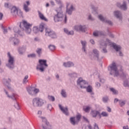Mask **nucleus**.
<instances>
[{"label": "nucleus", "mask_w": 129, "mask_h": 129, "mask_svg": "<svg viewBox=\"0 0 129 129\" xmlns=\"http://www.w3.org/2000/svg\"><path fill=\"white\" fill-rule=\"evenodd\" d=\"M39 65L37 66L36 69L40 70L41 72H44L45 68L48 67V64H47V60L45 59H39Z\"/></svg>", "instance_id": "nucleus-1"}, {"label": "nucleus", "mask_w": 129, "mask_h": 129, "mask_svg": "<svg viewBox=\"0 0 129 129\" xmlns=\"http://www.w3.org/2000/svg\"><path fill=\"white\" fill-rule=\"evenodd\" d=\"M22 25H23L25 28L26 33H27V34H30L32 31L31 29V28H32V24L28 23L26 20H23L22 22L20 23V28H22Z\"/></svg>", "instance_id": "nucleus-2"}, {"label": "nucleus", "mask_w": 129, "mask_h": 129, "mask_svg": "<svg viewBox=\"0 0 129 129\" xmlns=\"http://www.w3.org/2000/svg\"><path fill=\"white\" fill-rule=\"evenodd\" d=\"M109 68L111 69L110 73L111 75L114 74V76H118V71L117 70V68L116 67L115 63L113 62L111 65L109 66Z\"/></svg>", "instance_id": "nucleus-3"}, {"label": "nucleus", "mask_w": 129, "mask_h": 129, "mask_svg": "<svg viewBox=\"0 0 129 129\" xmlns=\"http://www.w3.org/2000/svg\"><path fill=\"white\" fill-rule=\"evenodd\" d=\"M45 35L46 36L50 37L52 39H56V38H57V34H56V33L48 28H45Z\"/></svg>", "instance_id": "nucleus-4"}, {"label": "nucleus", "mask_w": 129, "mask_h": 129, "mask_svg": "<svg viewBox=\"0 0 129 129\" xmlns=\"http://www.w3.org/2000/svg\"><path fill=\"white\" fill-rule=\"evenodd\" d=\"M44 104V100L40 98H36L33 100V106H42Z\"/></svg>", "instance_id": "nucleus-5"}, {"label": "nucleus", "mask_w": 129, "mask_h": 129, "mask_svg": "<svg viewBox=\"0 0 129 129\" xmlns=\"http://www.w3.org/2000/svg\"><path fill=\"white\" fill-rule=\"evenodd\" d=\"M80 118H81V115L80 114H78L76 117L71 118L70 120L71 124L75 125V124L78 123L80 120Z\"/></svg>", "instance_id": "nucleus-6"}, {"label": "nucleus", "mask_w": 129, "mask_h": 129, "mask_svg": "<svg viewBox=\"0 0 129 129\" xmlns=\"http://www.w3.org/2000/svg\"><path fill=\"white\" fill-rule=\"evenodd\" d=\"M78 85H80L81 88H86L88 84L86 81L83 80L82 78H80L78 80Z\"/></svg>", "instance_id": "nucleus-7"}, {"label": "nucleus", "mask_w": 129, "mask_h": 129, "mask_svg": "<svg viewBox=\"0 0 129 129\" xmlns=\"http://www.w3.org/2000/svg\"><path fill=\"white\" fill-rule=\"evenodd\" d=\"M54 22H60L63 20V13L58 12L57 14L54 17Z\"/></svg>", "instance_id": "nucleus-8"}, {"label": "nucleus", "mask_w": 129, "mask_h": 129, "mask_svg": "<svg viewBox=\"0 0 129 129\" xmlns=\"http://www.w3.org/2000/svg\"><path fill=\"white\" fill-rule=\"evenodd\" d=\"M8 57H9V64L8 67L9 68H13L14 67V57H12V55H11V53L10 52L8 53Z\"/></svg>", "instance_id": "nucleus-9"}, {"label": "nucleus", "mask_w": 129, "mask_h": 129, "mask_svg": "<svg viewBox=\"0 0 129 129\" xmlns=\"http://www.w3.org/2000/svg\"><path fill=\"white\" fill-rule=\"evenodd\" d=\"M73 5L70 4V3L67 4V13L69 15H71L72 14V11H73Z\"/></svg>", "instance_id": "nucleus-10"}, {"label": "nucleus", "mask_w": 129, "mask_h": 129, "mask_svg": "<svg viewBox=\"0 0 129 129\" xmlns=\"http://www.w3.org/2000/svg\"><path fill=\"white\" fill-rule=\"evenodd\" d=\"M11 13L13 14V15H14L16 16V15H19V13L20 14V16H23V13L21 11H18V9H17V8L13 7L11 9Z\"/></svg>", "instance_id": "nucleus-11"}, {"label": "nucleus", "mask_w": 129, "mask_h": 129, "mask_svg": "<svg viewBox=\"0 0 129 129\" xmlns=\"http://www.w3.org/2000/svg\"><path fill=\"white\" fill-rule=\"evenodd\" d=\"M41 119H42L43 124H42V127L43 129H47L48 128V125H49V122L47 121V119H46L45 118L43 117H41Z\"/></svg>", "instance_id": "nucleus-12"}, {"label": "nucleus", "mask_w": 129, "mask_h": 129, "mask_svg": "<svg viewBox=\"0 0 129 129\" xmlns=\"http://www.w3.org/2000/svg\"><path fill=\"white\" fill-rule=\"evenodd\" d=\"M58 106H59L60 110H61V111L63 112V113H64V114H66V115H69V113L68 112V108L62 107V106L60 104L58 105Z\"/></svg>", "instance_id": "nucleus-13"}, {"label": "nucleus", "mask_w": 129, "mask_h": 129, "mask_svg": "<svg viewBox=\"0 0 129 129\" xmlns=\"http://www.w3.org/2000/svg\"><path fill=\"white\" fill-rule=\"evenodd\" d=\"M98 18L99 19V20H100V21H102V22L107 23V24H109V25H112V23L111 22V21L106 20V18H103V17L101 15H99Z\"/></svg>", "instance_id": "nucleus-14"}, {"label": "nucleus", "mask_w": 129, "mask_h": 129, "mask_svg": "<svg viewBox=\"0 0 129 129\" xmlns=\"http://www.w3.org/2000/svg\"><path fill=\"white\" fill-rule=\"evenodd\" d=\"M75 30L76 31H81V32H85V26H77L75 27Z\"/></svg>", "instance_id": "nucleus-15"}, {"label": "nucleus", "mask_w": 129, "mask_h": 129, "mask_svg": "<svg viewBox=\"0 0 129 129\" xmlns=\"http://www.w3.org/2000/svg\"><path fill=\"white\" fill-rule=\"evenodd\" d=\"M11 82V79H8V81H4V85L5 87H7L8 89L9 90L11 89V86L10 85Z\"/></svg>", "instance_id": "nucleus-16"}, {"label": "nucleus", "mask_w": 129, "mask_h": 129, "mask_svg": "<svg viewBox=\"0 0 129 129\" xmlns=\"http://www.w3.org/2000/svg\"><path fill=\"white\" fill-rule=\"evenodd\" d=\"M38 15H39V17L40 19L41 20H42V21H45V22H47L48 21V19H47V18H46V17H45L44 15L43 14H42V13L39 12Z\"/></svg>", "instance_id": "nucleus-17"}, {"label": "nucleus", "mask_w": 129, "mask_h": 129, "mask_svg": "<svg viewBox=\"0 0 129 129\" xmlns=\"http://www.w3.org/2000/svg\"><path fill=\"white\" fill-rule=\"evenodd\" d=\"M117 7H118V8H120V9H121V10H123V11H125V10H126V5L125 4V3H123L122 5H121L119 4H117Z\"/></svg>", "instance_id": "nucleus-18"}, {"label": "nucleus", "mask_w": 129, "mask_h": 129, "mask_svg": "<svg viewBox=\"0 0 129 129\" xmlns=\"http://www.w3.org/2000/svg\"><path fill=\"white\" fill-rule=\"evenodd\" d=\"M28 6H30V2H29V1L26 2V5H24V10L26 12H28L30 11V9H29V8H28Z\"/></svg>", "instance_id": "nucleus-19"}, {"label": "nucleus", "mask_w": 129, "mask_h": 129, "mask_svg": "<svg viewBox=\"0 0 129 129\" xmlns=\"http://www.w3.org/2000/svg\"><path fill=\"white\" fill-rule=\"evenodd\" d=\"M114 15L116 17L117 19H119L120 20L121 19V14L118 11H115L114 12Z\"/></svg>", "instance_id": "nucleus-20"}, {"label": "nucleus", "mask_w": 129, "mask_h": 129, "mask_svg": "<svg viewBox=\"0 0 129 129\" xmlns=\"http://www.w3.org/2000/svg\"><path fill=\"white\" fill-rule=\"evenodd\" d=\"M45 29V24L44 23H41L39 25V29L38 30L40 31V32H43L44 31V29Z\"/></svg>", "instance_id": "nucleus-21"}, {"label": "nucleus", "mask_w": 129, "mask_h": 129, "mask_svg": "<svg viewBox=\"0 0 129 129\" xmlns=\"http://www.w3.org/2000/svg\"><path fill=\"white\" fill-rule=\"evenodd\" d=\"M74 64H73L72 62H68L63 63V66L64 67H72L74 66Z\"/></svg>", "instance_id": "nucleus-22"}, {"label": "nucleus", "mask_w": 129, "mask_h": 129, "mask_svg": "<svg viewBox=\"0 0 129 129\" xmlns=\"http://www.w3.org/2000/svg\"><path fill=\"white\" fill-rule=\"evenodd\" d=\"M113 48L115 50V51H119L121 49V47L119 45H117L115 44H113Z\"/></svg>", "instance_id": "nucleus-23"}, {"label": "nucleus", "mask_w": 129, "mask_h": 129, "mask_svg": "<svg viewBox=\"0 0 129 129\" xmlns=\"http://www.w3.org/2000/svg\"><path fill=\"white\" fill-rule=\"evenodd\" d=\"M103 35L102 34V32H99V31H95L93 33V35L95 36V37H98L99 36H102Z\"/></svg>", "instance_id": "nucleus-24"}, {"label": "nucleus", "mask_w": 129, "mask_h": 129, "mask_svg": "<svg viewBox=\"0 0 129 129\" xmlns=\"http://www.w3.org/2000/svg\"><path fill=\"white\" fill-rule=\"evenodd\" d=\"M64 33H66L67 35H74V31H68V30L66 28L64 29Z\"/></svg>", "instance_id": "nucleus-25"}, {"label": "nucleus", "mask_w": 129, "mask_h": 129, "mask_svg": "<svg viewBox=\"0 0 129 129\" xmlns=\"http://www.w3.org/2000/svg\"><path fill=\"white\" fill-rule=\"evenodd\" d=\"M90 110V107L88 106H84L83 107V111H85V112H89Z\"/></svg>", "instance_id": "nucleus-26"}, {"label": "nucleus", "mask_w": 129, "mask_h": 129, "mask_svg": "<svg viewBox=\"0 0 129 129\" xmlns=\"http://www.w3.org/2000/svg\"><path fill=\"white\" fill-rule=\"evenodd\" d=\"M99 112L97 111H92L91 112V114L93 117H96V116L98 114Z\"/></svg>", "instance_id": "nucleus-27"}, {"label": "nucleus", "mask_w": 129, "mask_h": 129, "mask_svg": "<svg viewBox=\"0 0 129 129\" xmlns=\"http://www.w3.org/2000/svg\"><path fill=\"white\" fill-rule=\"evenodd\" d=\"M6 93L7 94V95H8V97H9L10 98H12V99H16L17 98V95L13 94L12 95V96H10L9 95H8V92L7 91H6Z\"/></svg>", "instance_id": "nucleus-28"}, {"label": "nucleus", "mask_w": 129, "mask_h": 129, "mask_svg": "<svg viewBox=\"0 0 129 129\" xmlns=\"http://www.w3.org/2000/svg\"><path fill=\"white\" fill-rule=\"evenodd\" d=\"M87 92H89L90 93L92 92V87L91 86H88L87 88Z\"/></svg>", "instance_id": "nucleus-29"}, {"label": "nucleus", "mask_w": 129, "mask_h": 129, "mask_svg": "<svg viewBox=\"0 0 129 129\" xmlns=\"http://www.w3.org/2000/svg\"><path fill=\"white\" fill-rule=\"evenodd\" d=\"M13 41L14 46H16V45H19V43H20L19 39L14 38Z\"/></svg>", "instance_id": "nucleus-30"}, {"label": "nucleus", "mask_w": 129, "mask_h": 129, "mask_svg": "<svg viewBox=\"0 0 129 129\" xmlns=\"http://www.w3.org/2000/svg\"><path fill=\"white\" fill-rule=\"evenodd\" d=\"M48 99L50 101H55V97L53 96H48Z\"/></svg>", "instance_id": "nucleus-31"}, {"label": "nucleus", "mask_w": 129, "mask_h": 129, "mask_svg": "<svg viewBox=\"0 0 129 129\" xmlns=\"http://www.w3.org/2000/svg\"><path fill=\"white\" fill-rule=\"evenodd\" d=\"M81 44L83 45V50H84V52H86V50H85V45H86V41H81Z\"/></svg>", "instance_id": "nucleus-32"}, {"label": "nucleus", "mask_w": 129, "mask_h": 129, "mask_svg": "<svg viewBox=\"0 0 129 129\" xmlns=\"http://www.w3.org/2000/svg\"><path fill=\"white\" fill-rule=\"evenodd\" d=\"M93 52L96 55V57L97 58V59H98V51H97L96 49H94Z\"/></svg>", "instance_id": "nucleus-33"}, {"label": "nucleus", "mask_w": 129, "mask_h": 129, "mask_svg": "<svg viewBox=\"0 0 129 129\" xmlns=\"http://www.w3.org/2000/svg\"><path fill=\"white\" fill-rule=\"evenodd\" d=\"M55 2L58 4V5H60V10H61V8L63 7V5L62 4V2H61V0H55Z\"/></svg>", "instance_id": "nucleus-34"}, {"label": "nucleus", "mask_w": 129, "mask_h": 129, "mask_svg": "<svg viewBox=\"0 0 129 129\" xmlns=\"http://www.w3.org/2000/svg\"><path fill=\"white\" fill-rule=\"evenodd\" d=\"M49 48L50 49V50H51V51H54V50L56 49V47H55L53 45H50L49 46Z\"/></svg>", "instance_id": "nucleus-35"}, {"label": "nucleus", "mask_w": 129, "mask_h": 129, "mask_svg": "<svg viewBox=\"0 0 129 129\" xmlns=\"http://www.w3.org/2000/svg\"><path fill=\"white\" fill-rule=\"evenodd\" d=\"M28 78H29V76L27 75L25 77L23 80V83H27L28 82V80H27Z\"/></svg>", "instance_id": "nucleus-36"}, {"label": "nucleus", "mask_w": 129, "mask_h": 129, "mask_svg": "<svg viewBox=\"0 0 129 129\" xmlns=\"http://www.w3.org/2000/svg\"><path fill=\"white\" fill-rule=\"evenodd\" d=\"M110 91H112V92H113V94H117V91L115 90V89L113 88H110Z\"/></svg>", "instance_id": "nucleus-37"}, {"label": "nucleus", "mask_w": 129, "mask_h": 129, "mask_svg": "<svg viewBox=\"0 0 129 129\" xmlns=\"http://www.w3.org/2000/svg\"><path fill=\"white\" fill-rule=\"evenodd\" d=\"M119 103L121 106H123L125 104V101L120 100Z\"/></svg>", "instance_id": "nucleus-38"}, {"label": "nucleus", "mask_w": 129, "mask_h": 129, "mask_svg": "<svg viewBox=\"0 0 129 129\" xmlns=\"http://www.w3.org/2000/svg\"><path fill=\"white\" fill-rule=\"evenodd\" d=\"M29 58H35L36 57V54L34 53L30 54L28 55Z\"/></svg>", "instance_id": "nucleus-39"}, {"label": "nucleus", "mask_w": 129, "mask_h": 129, "mask_svg": "<svg viewBox=\"0 0 129 129\" xmlns=\"http://www.w3.org/2000/svg\"><path fill=\"white\" fill-rule=\"evenodd\" d=\"M123 85L125 87H129V84L128 82H127V81H125V82H124V84Z\"/></svg>", "instance_id": "nucleus-40"}, {"label": "nucleus", "mask_w": 129, "mask_h": 129, "mask_svg": "<svg viewBox=\"0 0 129 129\" xmlns=\"http://www.w3.org/2000/svg\"><path fill=\"white\" fill-rule=\"evenodd\" d=\"M36 52L37 53V54H38V55H40L41 53H42V49L38 48L36 50Z\"/></svg>", "instance_id": "nucleus-41"}, {"label": "nucleus", "mask_w": 129, "mask_h": 129, "mask_svg": "<svg viewBox=\"0 0 129 129\" xmlns=\"http://www.w3.org/2000/svg\"><path fill=\"white\" fill-rule=\"evenodd\" d=\"M61 95H62V96L63 97H66V92H65L64 91V90H62V91H61Z\"/></svg>", "instance_id": "nucleus-42"}, {"label": "nucleus", "mask_w": 129, "mask_h": 129, "mask_svg": "<svg viewBox=\"0 0 129 129\" xmlns=\"http://www.w3.org/2000/svg\"><path fill=\"white\" fill-rule=\"evenodd\" d=\"M101 114L102 115V116H108V114H107L106 112H102Z\"/></svg>", "instance_id": "nucleus-43"}, {"label": "nucleus", "mask_w": 129, "mask_h": 129, "mask_svg": "<svg viewBox=\"0 0 129 129\" xmlns=\"http://www.w3.org/2000/svg\"><path fill=\"white\" fill-rule=\"evenodd\" d=\"M33 31L34 32V33H37V32H38V27H34L33 28Z\"/></svg>", "instance_id": "nucleus-44"}, {"label": "nucleus", "mask_w": 129, "mask_h": 129, "mask_svg": "<svg viewBox=\"0 0 129 129\" xmlns=\"http://www.w3.org/2000/svg\"><path fill=\"white\" fill-rule=\"evenodd\" d=\"M107 100H108V97H107L103 98V101H104V102H107Z\"/></svg>", "instance_id": "nucleus-45"}, {"label": "nucleus", "mask_w": 129, "mask_h": 129, "mask_svg": "<svg viewBox=\"0 0 129 129\" xmlns=\"http://www.w3.org/2000/svg\"><path fill=\"white\" fill-rule=\"evenodd\" d=\"M84 129H91V126L90 125H87L84 127Z\"/></svg>", "instance_id": "nucleus-46"}, {"label": "nucleus", "mask_w": 129, "mask_h": 129, "mask_svg": "<svg viewBox=\"0 0 129 129\" xmlns=\"http://www.w3.org/2000/svg\"><path fill=\"white\" fill-rule=\"evenodd\" d=\"M40 92V90H39V89H35L34 90V93H38Z\"/></svg>", "instance_id": "nucleus-47"}, {"label": "nucleus", "mask_w": 129, "mask_h": 129, "mask_svg": "<svg viewBox=\"0 0 129 129\" xmlns=\"http://www.w3.org/2000/svg\"><path fill=\"white\" fill-rule=\"evenodd\" d=\"M17 30V28H15L14 29V31L15 32V33H16V34L15 35H19V34H20V32H19V31H16V30Z\"/></svg>", "instance_id": "nucleus-48"}, {"label": "nucleus", "mask_w": 129, "mask_h": 129, "mask_svg": "<svg viewBox=\"0 0 129 129\" xmlns=\"http://www.w3.org/2000/svg\"><path fill=\"white\" fill-rule=\"evenodd\" d=\"M15 106L17 109H20V107H19V104L17 103L15 105Z\"/></svg>", "instance_id": "nucleus-49"}, {"label": "nucleus", "mask_w": 129, "mask_h": 129, "mask_svg": "<svg viewBox=\"0 0 129 129\" xmlns=\"http://www.w3.org/2000/svg\"><path fill=\"white\" fill-rule=\"evenodd\" d=\"M94 129H99V128L98 127V125L96 124H95Z\"/></svg>", "instance_id": "nucleus-50"}, {"label": "nucleus", "mask_w": 129, "mask_h": 129, "mask_svg": "<svg viewBox=\"0 0 129 129\" xmlns=\"http://www.w3.org/2000/svg\"><path fill=\"white\" fill-rule=\"evenodd\" d=\"M3 17H4V14H3L2 13H0V20H3Z\"/></svg>", "instance_id": "nucleus-51"}, {"label": "nucleus", "mask_w": 129, "mask_h": 129, "mask_svg": "<svg viewBox=\"0 0 129 129\" xmlns=\"http://www.w3.org/2000/svg\"><path fill=\"white\" fill-rule=\"evenodd\" d=\"M96 87H100V84L99 83H96Z\"/></svg>", "instance_id": "nucleus-52"}, {"label": "nucleus", "mask_w": 129, "mask_h": 129, "mask_svg": "<svg viewBox=\"0 0 129 129\" xmlns=\"http://www.w3.org/2000/svg\"><path fill=\"white\" fill-rule=\"evenodd\" d=\"M107 111H108L109 112H111V109L109 108V107H107Z\"/></svg>", "instance_id": "nucleus-53"}, {"label": "nucleus", "mask_w": 129, "mask_h": 129, "mask_svg": "<svg viewBox=\"0 0 129 129\" xmlns=\"http://www.w3.org/2000/svg\"><path fill=\"white\" fill-rule=\"evenodd\" d=\"M4 34H7L8 33V30L5 28H4Z\"/></svg>", "instance_id": "nucleus-54"}, {"label": "nucleus", "mask_w": 129, "mask_h": 129, "mask_svg": "<svg viewBox=\"0 0 129 129\" xmlns=\"http://www.w3.org/2000/svg\"><path fill=\"white\" fill-rule=\"evenodd\" d=\"M83 118L84 120H85V121H88V119H87V118L84 116V117H83Z\"/></svg>", "instance_id": "nucleus-55"}, {"label": "nucleus", "mask_w": 129, "mask_h": 129, "mask_svg": "<svg viewBox=\"0 0 129 129\" xmlns=\"http://www.w3.org/2000/svg\"><path fill=\"white\" fill-rule=\"evenodd\" d=\"M108 43H110V41H109V40L107 39V43L106 44H104V46H106V45H107V44H108Z\"/></svg>", "instance_id": "nucleus-56"}, {"label": "nucleus", "mask_w": 129, "mask_h": 129, "mask_svg": "<svg viewBox=\"0 0 129 129\" xmlns=\"http://www.w3.org/2000/svg\"><path fill=\"white\" fill-rule=\"evenodd\" d=\"M5 7H6V8H9V4H8V3H5Z\"/></svg>", "instance_id": "nucleus-57"}, {"label": "nucleus", "mask_w": 129, "mask_h": 129, "mask_svg": "<svg viewBox=\"0 0 129 129\" xmlns=\"http://www.w3.org/2000/svg\"><path fill=\"white\" fill-rule=\"evenodd\" d=\"M90 42L93 44H94V40H93V39H91L90 40Z\"/></svg>", "instance_id": "nucleus-58"}, {"label": "nucleus", "mask_w": 129, "mask_h": 129, "mask_svg": "<svg viewBox=\"0 0 129 129\" xmlns=\"http://www.w3.org/2000/svg\"><path fill=\"white\" fill-rule=\"evenodd\" d=\"M67 22V17L65 16L64 17V23H66Z\"/></svg>", "instance_id": "nucleus-59"}, {"label": "nucleus", "mask_w": 129, "mask_h": 129, "mask_svg": "<svg viewBox=\"0 0 129 129\" xmlns=\"http://www.w3.org/2000/svg\"><path fill=\"white\" fill-rule=\"evenodd\" d=\"M123 129H128V127L127 126H124L123 127Z\"/></svg>", "instance_id": "nucleus-60"}, {"label": "nucleus", "mask_w": 129, "mask_h": 129, "mask_svg": "<svg viewBox=\"0 0 129 129\" xmlns=\"http://www.w3.org/2000/svg\"><path fill=\"white\" fill-rule=\"evenodd\" d=\"M50 4L52 5V6H54V2L53 1H50Z\"/></svg>", "instance_id": "nucleus-61"}, {"label": "nucleus", "mask_w": 129, "mask_h": 129, "mask_svg": "<svg viewBox=\"0 0 129 129\" xmlns=\"http://www.w3.org/2000/svg\"><path fill=\"white\" fill-rule=\"evenodd\" d=\"M103 51L104 53H106V52H107V50H106V49H103Z\"/></svg>", "instance_id": "nucleus-62"}, {"label": "nucleus", "mask_w": 129, "mask_h": 129, "mask_svg": "<svg viewBox=\"0 0 129 129\" xmlns=\"http://www.w3.org/2000/svg\"><path fill=\"white\" fill-rule=\"evenodd\" d=\"M119 56H122V53L121 52L119 51Z\"/></svg>", "instance_id": "nucleus-63"}, {"label": "nucleus", "mask_w": 129, "mask_h": 129, "mask_svg": "<svg viewBox=\"0 0 129 129\" xmlns=\"http://www.w3.org/2000/svg\"><path fill=\"white\" fill-rule=\"evenodd\" d=\"M117 101H118V99H115V100H114V102H117Z\"/></svg>", "instance_id": "nucleus-64"}]
</instances>
